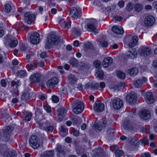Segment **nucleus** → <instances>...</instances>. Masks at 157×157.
I'll return each mask as SVG.
<instances>
[{
    "label": "nucleus",
    "mask_w": 157,
    "mask_h": 157,
    "mask_svg": "<svg viewBox=\"0 0 157 157\" xmlns=\"http://www.w3.org/2000/svg\"><path fill=\"white\" fill-rule=\"evenodd\" d=\"M48 42L45 44V48H50L52 45H56L59 42L63 43V38L62 36L59 37L55 35H51L48 36L47 39Z\"/></svg>",
    "instance_id": "obj_1"
},
{
    "label": "nucleus",
    "mask_w": 157,
    "mask_h": 157,
    "mask_svg": "<svg viewBox=\"0 0 157 157\" xmlns=\"http://www.w3.org/2000/svg\"><path fill=\"white\" fill-rule=\"evenodd\" d=\"M37 124L38 125V127L39 128L48 133L52 132L54 129L53 127L51 125L50 122L48 121H38Z\"/></svg>",
    "instance_id": "obj_2"
},
{
    "label": "nucleus",
    "mask_w": 157,
    "mask_h": 157,
    "mask_svg": "<svg viewBox=\"0 0 157 157\" xmlns=\"http://www.w3.org/2000/svg\"><path fill=\"white\" fill-rule=\"evenodd\" d=\"M4 44L6 46L9 45L11 48L15 47L17 44L18 42L16 38L10 36H8L4 37Z\"/></svg>",
    "instance_id": "obj_3"
},
{
    "label": "nucleus",
    "mask_w": 157,
    "mask_h": 157,
    "mask_svg": "<svg viewBox=\"0 0 157 157\" xmlns=\"http://www.w3.org/2000/svg\"><path fill=\"white\" fill-rule=\"evenodd\" d=\"M13 129L12 127L7 126L5 129L3 130L2 132H0L1 136V139L5 141H8L10 138V134Z\"/></svg>",
    "instance_id": "obj_4"
},
{
    "label": "nucleus",
    "mask_w": 157,
    "mask_h": 157,
    "mask_svg": "<svg viewBox=\"0 0 157 157\" xmlns=\"http://www.w3.org/2000/svg\"><path fill=\"white\" fill-rule=\"evenodd\" d=\"M74 103L75 105L73 109V113L76 114H78L81 113L84 109L83 103L79 101H75Z\"/></svg>",
    "instance_id": "obj_5"
},
{
    "label": "nucleus",
    "mask_w": 157,
    "mask_h": 157,
    "mask_svg": "<svg viewBox=\"0 0 157 157\" xmlns=\"http://www.w3.org/2000/svg\"><path fill=\"white\" fill-rule=\"evenodd\" d=\"M29 143L30 146L34 149L38 148L40 146L39 141L37 136H32L29 140Z\"/></svg>",
    "instance_id": "obj_6"
},
{
    "label": "nucleus",
    "mask_w": 157,
    "mask_h": 157,
    "mask_svg": "<svg viewBox=\"0 0 157 157\" xmlns=\"http://www.w3.org/2000/svg\"><path fill=\"white\" fill-rule=\"evenodd\" d=\"M127 40H130V42L128 43V47L132 48L137 44L138 38L137 36H134L132 37L131 36H128L126 37Z\"/></svg>",
    "instance_id": "obj_7"
},
{
    "label": "nucleus",
    "mask_w": 157,
    "mask_h": 157,
    "mask_svg": "<svg viewBox=\"0 0 157 157\" xmlns=\"http://www.w3.org/2000/svg\"><path fill=\"white\" fill-rule=\"evenodd\" d=\"M136 99V95L134 92H130L128 94L126 98V100L127 102L130 104L135 103Z\"/></svg>",
    "instance_id": "obj_8"
},
{
    "label": "nucleus",
    "mask_w": 157,
    "mask_h": 157,
    "mask_svg": "<svg viewBox=\"0 0 157 157\" xmlns=\"http://www.w3.org/2000/svg\"><path fill=\"white\" fill-rule=\"evenodd\" d=\"M57 151V157H65L66 156V152L65 151L63 146L58 144L56 148Z\"/></svg>",
    "instance_id": "obj_9"
},
{
    "label": "nucleus",
    "mask_w": 157,
    "mask_h": 157,
    "mask_svg": "<svg viewBox=\"0 0 157 157\" xmlns=\"http://www.w3.org/2000/svg\"><path fill=\"white\" fill-rule=\"evenodd\" d=\"M139 52L142 56H147L151 53V49L146 46H143L139 49Z\"/></svg>",
    "instance_id": "obj_10"
},
{
    "label": "nucleus",
    "mask_w": 157,
    "mask_h": 157,
    "mask_svg": "<svg viewBox=\"0 0 157 157\" xmlns=\"http://www.w3.org/2000/svg\"><path fill=\"white\" fill-rule=\"evenodd\" d=\"M102 123V125L100 121L95 123L93 127L96 131H100L102 130L103 127L104 128L109 127L107 126V122L106 121H103Z\"/></svg>",
    "instance_id": "obj_11"
},
{
    "label": "nucleus",
    "mask_w": 157,
    "mask_h": 157,
    "mask_svg": "<svg viewBox=\"0 0 157 157\" xmlns=\"http://www.w3.org/2000/svg\"><path fill=\"white\" fill-rule=\"evenodd\" d=\"M31 96V94L29 90H25L21 96V100L28 103L29 101Z\"/></svg>",
    "instance_id": "obj_12"
},
{
    "label": "nucleus",
    "mask_w": 157,
    "mask_h": 157,
    "mask_svg": "<svg viewBox=\"0 0 157 157\" xmlns=\"http://www.w3.org/2000/svg\"><path fill=\"white\" fill-rule=\"evenodd\" d=\"M69 15L71 17L74 19H77L81 16V13L78 12L77 9L75 7H72L70 10Z\"/></svg>",
    "instance_id": "obj_13"
},
{
    "label": "nucleus",
    "mask_w": 157,
    "mask_h": 157,
    "mask_svg": "<svg viewBox=\"0 0 157 157\" xmlns=\"http://www.w3.org/2000/svg\"><path fill=\"white\" fill-rule=\"evenodd\" d=\"M123 105V102L120 99H114L113 101V105L114 109L118 110L120 109Z\"/></svg>",
    "instance_id": "obj_14"
},
{
    "label": "nucleus",
    "mask_w": 157,
    "mask_h": 157,
    "mask_svg": "<svg viewBox=\"0 0 157 157\" xmlns=\"http://www.w3.org/2000/svg\"><path fill=\"white\" fill-rule=\"evenodd\" d=\"M39 34L36 32L32 34L30 39L31 42L33 44H37L40 42Z\"/></svg>",
    "instance_id": "obj_15"
},
{
    "label": "nucleus",
    "mask_w": 157,
    "mask_h": 157,
    "mask_svg": "<svg viewBox=\"0 0 157 157\" xmlns=\"http://www.w3.org/2000/svg\"><path fill=\"white\" fill-rule=\"evenodd\" d=\"M58 78L56 77H54L47 81V86L49 88H53L58 83Z\"/></svg>",
    "instance_id": "obj_16"
},
{
    "label": "nucleus",
    "mask_w": 157,
    "mask_h": 157,
    "mask_svg": "<svg viewBox=\"0 0 157 157\" xmlns=\"http://www.w3.org/2000/svg\"><path fill=\"white\" fill-rule=\"evenodd\" d=\"M93 22L94 23L93 24L92 23H88L87 24V30L88 31H91L92 32H94L95 34L98 33L97 30L96 29V25L97 24V22H94L95 20H94Z\"/></svg>",
    "instance_id": "obj_17"
},
{
    "label": "nucleus",
    "mask_w": 157,
    "mask_h": 157,
    "mask_svg": "<svg viewBox=\"0 0 157 157\" xmlns=\"http://www.w3.org/2000/svg\"><path fill=\"white\" fill-rule=\"evenodd\" d=\"M155 21V18L153 16H148L145 17L144 22L146 26H150L152 25Z\"/></svg>",
    "instance_id": "obj_18"
},
{
    "label": "nucleus",
    "mask_w": 157,
    "mask_h": 157,
    "mask_svg": "<svg viewBox=\"0 0 157 157\" xmlns=\"http://www.w3.org/2000/svg\"><path fill=\"white\" fill-rule=\"evenodd\" d=\"M41 75L38 73H36L32 74L30 77V79L31 82L36 83L39 82L40 80Z\"/></svg>",
    "instance_id": "obj_19"
},
{
    "label": "nucleus",
    "mask_w": 157,
    "mask_h": 157,
    "mask_svg": "<svg viewBox=\"0 0 157 157\" xmlns=\"http://www.w3.org/2000/svg\"><path fill=\"white\" fill-rule=\"evenodd\" d=\"M25 21L28 24H31L34 21L35 18L34 15L31 14L29 13H26L25 15Z\"/></svg>",
    "instance_id": "obj_20"
},
{
    "label": "nucleus",
    "mask_w": 157,
    "mask_h": 157,
    "mask_svg": "<svg viewBox=\"0 0 157 157\" xmlns=\"http://www.w3.org/2000/svg\"><path fill=\"white\" fill-rule=\"evenodd\" d=\"M144 97L145 101L148 104H151L154 102V99L151 92L147 93L145 94Z\"/></svg>",
    "instance_id": "obj_21"
},
{
    "label": "nucleus",
    "mask_w": 157,
    "mask_h": 157,
    "mask_svg": "<svg viewBox=\"0 0 157 157\" xmlns=\"http://www.w3.org/2000/svg\"><path fill=\"white\" fill-rule=\"evenodd\" d=\"M140 116L142 119L147 120L150 118L151 114L150 111L147 109H144L140 112Z\"/></svg>",
    "instance_id": "obj_22"
},
{
    "label": "nucleus",
    "mask_w": 157,
    "mask_h": 157,
    "mask_svg": "<svg viewBox=\"0 0 157 157\" xmlns=\"http://www.w3.org/2000/svg\"><path fill=\"white\" fill-rule=\"evenodd\" d=\"M94 110L98 112H102L104 109V105L103 104L95 103L94 105Z\"/></svg>",
    "instance_id": "obj_23"
},
{
    "label": "nucleus",
    "mask_w": 157,
    "mask_h": 157,
    "mask_svg": "<svg viewBox=\"0 0 157 157\" xmlns=\"http://www.w3.org/2000/svg\"><path fill=\"white\" fill-rule=\"evenodd\" d=\"M113 62V59L110 57L105 58L102 61V64L105 67H107L110 65Z\"/></svg>",
    "instance_id": "obj_24"
},
{
    "label": "nucleus",
    "mask_w": 157,
    "mask_h": 157,
    "mask_svg": "<svg viewBox=\"0 0 157 157\" xmlns=\"http://www.w3.org/2000/svg\"><path fill=\"white\" fill-rule=\"evenodd\" d=\"M66 111L64 109H58V119L59 121H61L64 118V116L66 114Z\"/></svg>",
    "instance_id": "obj_25"
},
{
    "label": "nucleus",
    "mask_w": 157,
    "mask_h": 157,
    "mask_svg": "<svg viewBox=\"0 0 157 157\" xmlns=\"http://www.w3.org/2000/svg\"><path fill=\"white\" fill-rule=\"evenodd\" d=\"M67 79L69 82L71 84H75L76 82V78L72 74H69L67 77Z\"/></svg>",
    "instance_id": "obj_26"
},
{
    "label": "nucleus",
    "mask_w": 157,
    "mask_h": 157,
    "mask_svg": "<svg viewBox=\"0 0 157 157\" xmlns=\"http://www.w3.org/2000/svg\"><path fill=\"white\" fill-rule=\"evenodd\" d=\"M113 32L116 34H122L123 33L124 31L121 28H119L117 26H114L112 28Z\"/></svg>",
    "instance_id": "obj_27"
},
{
    "label": "nucleus",
    "mask_w": 157,
    "mask_h": 157,
    "mask_svg": "<svg viewBox=\"0 0 157 157\" xmlns=\"http://www.w3.org/2000/svg\"><path fill=\"white\" fill-rule=\"evenodd\" d=\"M147 80V78H143V80L138 79L134 82L135 86L137 88H139L141 87L144 81V82Z\"/></svg>",
    "instance_id": "obj_28"
},
{
    "label": "nucleus",
    "mask_w": 157,
    "mask_h": 157,
    "mask_svg": "<svg viewBox=\"0 0 157 157\" xmlns=\"http://www.w3.org/2000/svg\"><path fill=\"white\" fill-rule=\"evenodd\" d=\"M54 155V151H44L41 155L42 157H52Z\"/></svg>",
    "instance_id": "obj_29"
},
{
    "label": "nucleus",
    "mask_w": 157,
    "mask_h": 157,
    "mask_svg": "<svg viewBox=\"0 0 157 157\" xmlns=\"http://www.w3.org/2000/svg\"><path fill=\"white\" fill-rule=\"evenodd\" d=\"M128 72L129 73L130 75L134 76L136 75L138 72V69L136 67H133L131 69L128 70Z\"/></svg>",
    "instance_id": "obj_30"
},
{
    "label": "nucleus",
    "mask_w": 157,
    "mask_h": 157,
    "mask_svg": "<svg viewBox=\"0 0 157 157\" xmlns=\"http://www.w3.org/2000/svg\"><path fill=\"white\" fill-rule=\"evenodd\" d=\"M59 134L62 136H66L68 134V129L63 126L61 127Z\"/></svg>",
    "instance_id": "obj_31"
},
{
    "label": "nucleus",
    "mask_w": 157,
    "mask_h": 157,
    "mask_svg": "<svg viewBox=\"0 0 157 157\" xmlns=\"http://www.w3.org/2000/svg\"><path fill=\"white\" fill-rule=\"evenodd\" d=\"M131 143L132 144V146L133 149H136L139 145V141L137 139L136 137L133 138L131 140Z\"/></svg>",
    "instance_id": "obj_32"
},
{
    "label": "nucleus",
    "mask_w": 157,
    "mask_h": 157,
    "mask_svg": "<svg viewBox=\"0 0 157 157\" xmlns=\"http://www.w3.org/2000/svg\"><path fill=\"white\" fill-rule=\"evenodd\" d=\"M124 127L125 129L129 130H132L133 128L132 124L129 121H127L126 122H124Z\"/></svg>",
    "instance_id": "obj_33"
},
{
    "label": "nucleus",
    "mask_w": 157,
    "mask_h": 157,
    "mask_svg": "<svg viewBox=\"0 0 157 157\" xmlns=\"http://www.w3.org/2000/svg\"><path fill=\"white\" fill-rule=\"evenodd\" d=\"M119 147L117 145L115 146V149H114V153L115 155L117 157L121 156L123 155L122 151L118 149Z\"/></svg>",
    "instance_id": "obj_34"
},
{
    "label": "nucleus",
    "mask_w": 157,
    "mask_h": 157,
    "mask_svg": "<svg viewBox=\"0 0 157 157\" xmlns=\"http://www.w3.org/2000/svg\"><path fill=\"white\" fill-rule=\"evenodd\" d=\"M103 73L101 69L98 68L96 71L95 74L96 76L101 79H102L103 77Z\"/></svg>",
    "instance_id": "obj_35"
},
{
    "label": "nucleus",
    "mask_w": 157,
    "mask_h": 157,
    "mask_svg": "<svg viewBox=\"0 0 157 157\" xmlns=\"http://www.w3.org/2000/svg\"><path fill=\"white\" fill-rule=\"evenodd\" d=\"M20 85L21 83L19 81H13L11 82V86L12 87L15 86V89L16 90L17 92V91L18 87L20 86Z\"/></svg>",
    "instance_id": "obj_36"
},
{
    "label": "nucleus",
    "mask_w": 157,
    "mask_h": 157,
    "mask_svg": "<svg viewBox=\"0 0 157 157\" xmlns=\"http://www.w3.org/2000/svg\"><path fill=\"white\" fill-rule=\"evenodd\" d=\"M59 23L60 24H62V26L66 29H68L71 27V24L69 22H66L63 20H61Z\"/></svg>",
    "instance_id": "obj_37"
},
{
    "label": "nucleus",
    "mask_w": 157,
    "mask_h": 157,
    "mask_svg": "<svg viewBox=\"0 0 157 157\" xmlns=\"http://www.w3.org/2000/svg\"><path fill=\"white\" fill-rule=\"evenodd\" d=\"M28 71L33 70L37 67L36 65L34 63L28 64L26 66Z\"/></svg>",
    "instance_id": "obj_38"
},
{
    "label": "nucleus",
    "mask_w": 157,
    "mask_h": 157,
    "mask_svg": "<svg viewBox=\"0 0 157 157\" xmlns=\"http://www.w3.org/2000/svg\"><path fill=\"white\" fill-rule=\"evenodd\" d=\"M17 155L16 152L14 151H11L8 154L5 155L4 157H15Z\"/></svg>",
    "instance_id": "obj_39"
},
{
    "label": "nucleus",
    "mask_w": 157,
    "mask_h": 157,
    "mask_svg": "<svg viewBox=\"0 0 157 157\" xmlns=\"http://www.w3.org/2000/svg\"><path fill=\"white\" fill-rule=\"evenodd\" d=\"M81 30L78 29V28H74L72 29V33L75 35H76L77 36H79L81 34Z\"/></svg>",
    "instance_id": "obj_40"
},
{
    "label": "nucleus",
    "mask_w": 157,
    "mask_h": 157,
    "mask_svg": "<svg viewBox=\"0 0 157 157\" xmlns=\"http://www.w3.org/2000/svg\"><path fill=\"white\" fill-rule=\"evenodd\" d=\"M114 129L112 128H109V129L107 131V133L108 136L111 138L114 136Z\"/></svg>",
    "instance_id": "obj_41"
},
{
    "label": "nucleus",
    "mask_w": 157,
    "mask_h": 157,
    "mask_svg": "<svg viewBox=\"0 0 157 157\" xmlns=\"http://www.w3.org/2000/svg\"><path fill=\"white\" fill-rule=\"evenodd\" d=\"M126 75L124 73L121 71H119L117 73V77L121 79L125 78Z\"/></svg>",
    "instance_id": "obj_42"
},
{
    "label": "nucleus",
    "mask_w": 157,
    "mask_h": 157,
    "mask_svg": "<svg viewBox=\"0 0 157 157\" xmlns=\"http://www.w3.org/2000/svg\"><path fill=\"white\" fill-rule=\"evenodd\" d=\"M135 53V52L133 53L131 50H129L127 52V55L128 58L133 59L135 57V55L136 54H136Z\"/></svg>",
    "instance_id": "obj_43"
},
{
    "label": "nucleus",
    "mask_w": 157,
    "mask_h": 157,
    "mask_svg": "<svg viewBox=\"0 0 157 157\" xmlns=\"http://www.w3.org/2000/svg\"><path fill=\"white\" fill-rule=\"evenodd\" d=\"M100 44L103 47H107L108 46V42L103 39H101L100 40Z\"/></svg>",
    "instance_id": "obj_44"
},
{
    "label": "nucleus",
    "mask_w": 157,
    "mask_h": 157,
    "mask_svg": "<svg viewBox=\"0 0 157 157\" xmlns=\"http://www.w3.org/2000/svg\"><path fill=\"white\" fill-rule=\"evenodd\" d=\"M99 87L98 83L92 82L90 85V89L93 90L97 89Z\"/></svg>",
    "instance_id": "obj_45"
},
{
    "label": "nucleus",
    "mask_w": 157,
    "mask_h": 157,
    "mask_svg": "<svg viewBox=\"0 0 157 157\" xmlns=\"http://www.w3.org/2000/svg\"><path fill=\"white\" fill-rule=\"evenodd\" d=\"M17 74L18 76L21 78H23L25 76L26 72L24 71L21 70L18 71Z\"/></svg>",
    "instance_id": "obj_46"
},
{
    "label": "nucleus",
    "mask_w": 157,
    "mask_h": 157,
    "mask_svg": "<svg viewBox=\"0 0 157 157\" xmlns=\"http://www.w3.org/2000/svg\"><path fill=\"white\" fill-rule=\"evenodd\" d=\"M70 62L73 66H76L78 64L77 60L74 58H72L70 59Z\"/></svg>",
    "instance_id": "obj_47"
},
{
    "label": "nucleus",
    "mask_w": 157,
    "mask_h": 157,
    "mask_svg": "<svg viewBox=\"0 0 157 157\" xmlns=\"http://www.w3.org/2000/svg\"><path fill=\"white\" fill-rule=\"evenodd\" d=\"M135 9L137 12H140L142 9V6L137 3L135 5Z\"/></svg>",
    "instance_id": "obj_48"
},
{
    "label": "nucleus",
    "mask_w": 157,
    "mask_h": 157,
    "mask_svg": "<svg viewBox=\"0 0 157 157\" xmlns=\"http://www.w3.org/2000/svg\"><path fill=\"white\" fill-rule=\"evenodd\" d=\"M94 65L96 68H99L101 64V62L99 60H95L93 63Z\"/></svg>",
    "instance_id": "obj_49"
},
{
    "label": "nucleus",
    "mask_w": 157,
    "mask_h": 157,
    "mask_svg": "<svg viewBox=\"0 0 157 157\" xmlns=\"http://www.w3.org/2000/svg\"><path fill=\"white\" fill-rule=\"evenodd\" d=\"M11 9V7L10 5L9 4H6L5 5L4 10L6 13L10 12Z\"/></svg>",
    "instance_id": "obj_50"
},
{
    "label": "nucleus",
    "mask_w": 157,
    "mask_h": 157,
    "mask_svg": "<svg viewBox=\"0 0 157 157\" xmlns=\"http://www.w3.org/2000/svg\"><path fill=\"white\" fill-rule=\"evenodd\" d=\"M93 151H95L96 152L94 153V156L98 155L101 153H102L103 151V149L101 148H98L93 150Z\"/></svg>",
    "instance_id": "obj_51"
},
{
    "label": "nucleus",
    "mask_w": 157,
    "mask_h": 157,
    "mask_svg": "<svg viewBox=\"0 0 157 157\" xmlns=\"http://www.w3.org/2000/svg\"><path fill=\"white\" fill-rule=\"evenodd\" d=\"M32 113H27L25 117V120L28 121H30L32 118Z\"/></svg>",
    "instance_id": "obj_52"
},
{
    "label": "nucleus",
    "mask_w": 157,
    "mask_h": 157,
    "mask_svg": "<svg viewBox=\"0 0 157 157\" xmlns=\"http://www.w3.org/2000/svg\"><path fill=\"white\" fill-rule=\"evenodd\" d=\"M44 109L48 113H51V109L50 106L49 105H45L44 106Z\"/></svg>",
    "instance_id": "obj_53"
},
{
    "label": "nucleus",
    "mask_w": 157,
    "mask_h": 157,
    "mask_svg": "<svg viewBox=\"0 0 157 157\" xmlns=\"http://www.w3.org/2000/svg\"><path fill=\"white\" fill-rule=\"evenodd\" d=\"M140 141L143 144L145 145H147L148 144V139H141L140 140Z\"/></svg>",
    "instance_id": "obj_54"
},
{
    "label": "nucleus",
    "mask_w": 157,
    "mask_h": 157,
    "mask_svg": "<svg viewBox=\"0 0 157 157\" xmlns=\"http://www.w3.org/2000/svg\"><path fill=\"white\" fill-rule=\"evenodd\" d=\"M73 134L74 136H77L78 135L79 131L78 130L75 129L74 128H73L72 130Z\"/></svg>",
    "instance_id": "obj_55"
},
{
    "label": "nucleus",
    "mask_w": 157,
    "mask_h": 157,
    "mask_svg": "<svg viewBox=\"0 0 157 157\" xmlns=\"http://www.w3.org/2000/svg\"><path fill=\"white\" fill-rule=\"evenodd\" d=\"M52 101L55 103L57 102L59 100L58 97L55 96H53L52 97Z\"/></svg>",
    "instance_id": "obj_56"
},
{
    "label": "nucleus",
    "mask_w": 157,
    "mask_h": 157,
    "mask_svg": "<svg viewBox=\"0 0 157 157\" xmlns=\"http://www.w3.org/2000/svg\"><path fill=\"white\" fill-rule=\"evenodd\" d=\"M114 18L115 21H121L123 19V18L122 17L118 15L114 16Z\"/></svg>",
    "instance_id": "obj_57"
},
{
    "label": "nucleus",
    "mask_w": 157,
    "mask_h": 157,
    "mask_svg": "<svg viewBox=\"0 0 157 157\" xmlns=\"http://www.w3.org/2000/svg\"><path fill=\"white\" fill-rule=\"evenodd\" d=\"M85 48L86 49H91L93 48V46L91 43H88L86 45Z\"/></svg>",
    "instance_id": "obj_58"
},
{
    "label": "nucleus",
    "mask_w": 157,
    "mask_h": 157,
    "mask_svg": "<svg viewBox=\"0 0 157 157\" xmlns=\"http://www.w3.org/2000/svg\"><path fill=\"white\" fill-rule=\"evenodd\" d=\"M1 85L2 86L5 87L6 86V83L4 79H2L1 81Z\"/></svg>",
    "instance_id": "obj_59"
},
{
    "label": "nucleus",
    "mask_w": 157,
    "mask_h": 157,
    "mask_svg": "<svg viewBox=\"0 0 157 157\" xmlns=\"http://www.w3.org/2000/svg\"><path fill=\"white\" fill-rule=\"evenodd\" d=\"M124 4V2L123 1H121L118 3V6L121 8L123 7Z\"/></svg>",
    "instance_id": "obj_60"
},
{
    "label": "nucleus",
    "mask_w": 157,
    "mask_h": 157,
    "mask_svg": "<svg viewBox=\"0 0 157 157\" xmlns=\"http://www.w3.org/2000/svg\"><path fill=\"white\" fill-rule=\"evenodd\" d=\"M40 57L42 58H44L47 56V55L44 52H42L40 55Z\"/></svg>",
    "instance_id": "obj_61"
},
{
    "label": "nucleus",
    "mask_w": 157,
    "mask_h": 157,
    "mask_svg": "<svg viewBox=\"0 0 157 157\" xmlns=\"http://www.w3.org/2000/svg\"><path fill=\"white\" fill-rule=\"evenodd\" d=\"M65 141L68 143H70L72 142V139L69 137H67L65 139Z\"/></svg>",
    "instance_id": "obj_62"
},
{
    "label": "nucleus",
    "mask_w": 157,
    "mask_h": 157,
    "mask_svg": "<svg viewBox=\"0 0 157 157\" xmlns=\"http://www.w3.org/2000/svg\"><path fill=\"white\" fill-rule=\"evenodd\" d=\"M71 120L72 123L73 124H77V122H78V121H77V119L76 118H71Z\"/></svg>",
    "instance_id": "obj_63"
},
{
    "label": "nucleus",
    "mask_w": 157,
    "mask_h": 157,
    "mask_svg": "<svg viewBox=\"0 0 157 157\" xmlns=\"http://www.w3.org/2000/svg\"><path fill=\"white\" fill-rule=\"evenodd\" d=\"M142 157H151V154L148 152H146L143 155Z\"/></svg>",
    "instance_id": "obj_64"
}]
</instances>
